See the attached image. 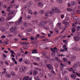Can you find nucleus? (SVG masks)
<instances>
[{
    "label": "nucleus",
    "instance_id": "obj_1",
    "mask_svg": "<svg viewBox=\"0 0 80 80\" xmlns=\"http://www.w3.org/2000/svg\"><path fill=\"white\" fill-rule=\"evenodd\" d=\"M52 11H51V12L52 14L53 15L54 13H59L61 12V10L58 9L56 7H53L52 8Z\"/></svg>",
    "mask_w": 80,
    "mask_h": 80
},
{
    "label": "nucleus",
    "instance_id": "obj_2",
    "mask_svg": "<svg viewBox=\"0 0 80 80\" xmlns=\"http://www.w3.org/2000/svg\"><path fill=\"white\" fill-rule=\"evenodd\" d=\"M18 27H16L15 26H13L12 27H11V28H10V32H12V33H18V32L16 31L15 29H18Z\"/></svg>",
    "mask_w": 80,
    "mask_h": 80
},
{
    "label": "nucleus",
    "instance_id": "obj_3",
    "mask_svg": "<svg viewBox=\"0 0 80 80\" xmlns=\"http://www.w3.org/2000/svg\"><path fill=\"white\" fill-rule=\"evenodd\" d=\"M49 15L50 17H51V16H52V14L51 11H48L47 12H46L45 13V17H48Z\"/></svg>",
    "mask_w": 80,
    "mask_h": 80
},
{
    "label": "nucleus",
    "instance_id": "obj_4",
    "mask_svg": "<svg viewBox=\"0 0 80 80\" xmlns=\"http://www.w3.org/2000/svg\"><path fill=\"white\" fill-rule=\"evenodd\" d=\"M31 5V2H29L28 3H27V4L25 6H23V8L25 10H27L28 8V7H30V5Z\"/></svg>",
    "mask_w": 80,
    "mask_h": 80
},
{
    "label": "nucleus",
    "instance_id": "obj_5",
    "mask_svg": "<svg viewBox=\"0 0 80 80\" xmlns=\"http://www.w3.org/2000/svg\"><path fill=\"white\" fill-rule=\"evenodd\" d=\"M46 67H47L49 70H53L52 66V65L50 64H47L46 65Z\"/></svg>",
    "mask_w": 80,
    "mask_h": 80
},
{
    "label": "nucleus",
    "instance_id": "obj_6",
    "mask_svg": "<svg viewBox=\"0 0 80 80\" xmlns=\"http://www.w3.org/2000/svg\"><path fill=\"white\" fill-rule=\"evenodd\" d=\"M74 38L75 40V41H77V42H78V41H79L80 40V36H75L74 37Z\"/></svg>",
    "mask_w": 80,
    "mask_h": 80
},
{
    "label": "nucleus",
    "instance_id": "obj_7",
    "mask_svg": "<svg viewBox=\"0 0 80 80\" xmlns=\"http://www.w3.org/2000/svg\"><path fill=\"white\" fill-rule=\"evenodd\" d=\"M23 25L25 27H28L29 26V23L28 22H25L23 23Z\"/></svg>",
    "mask_w": 80,
    "mask_h": 80
},
{
    "label": "nucleus",
    "instance_id": "obj_8",
    "mask_svg": "<svg viewBox=\"0 0 80 80\" xmlns=\"http://www.w3.org/2000/svg\"><path fill=\"white\" fill-rule=\"evenodd\" d=\"M77 4V2L75 1H72L71 3V6H74V5H76Z\"/></svg>",
    "mask_w": 80,
    "mask_h": 80
},
{
    "label": "nucleus",
    "instance_id": "obj_9",
    "mask_svg": "<svg viewBox=\"0 0 80 80\" xmlns=\"http://www.w3.org/2000/svg\"><path fill=\"white\" fill-rule=\"evenodd\" d=\"M70 77L71 78H72V79H75V78H76V75L75 74L71 75Z\"/></svg>",
    "mask_w": 80,
    "mask_h": 80
},
{
    "label": "nucleus",
    "instance_id": "obj_10",
    "mask_svg": "<svg viewBox=\"0 0 80 80\" xmlns=\"http://www.w3.org/2000/svg\"><path fill=\"white\" fill-rule=\"evenodd\" d=\"M38 74V71H36V70H34L33 71V75H34V76H36Z\"/></svg>",
    "mask_w": 80,
    "mask_h": 80
},
{
    "label": "nucleus",
    "instance_id": "obj_11",
    "mask_svg": "<svg viewBox=\"0 0 80 80\" xmlns=\"http://www.w3.org/2000/svg\"><path fill=\"white\" fill-rule=\"evenodd\" d=\"M63 24H65V26H68L69 25V22H62Z\"/></svg>",
    "mask_w": 80,
    "mask_h": 80
},
{
    "label": "nucleus",
    "instance_id": "obj_12",
    "mask_svg": "<svg viewBox=\"0 0 80 80\" xmlns=\"http://www.w3.org/2000/svg\"><path fill=\"white\" fill-rule=\"evenodd\" d=\"M55 59L56 60H57L58 62H61V60H60V59H59L58 58L56 57L55 58Z\"/></svg>",
    "mask_w": 80,
    "mask_h": 80
},
{
    "label": "nucleus",
    "instance_id": "obj_13",
    "mask_svg": "<svg viewBox=\"0 0 80 80\" xmlns=\"http://www.w3.org/2000/svg\"><path fill=\"white\" fill-rule=\"evenodd\" d=\"M71 60L72 61H75L76 60V57L72 56L71 57Z\"/></svg>",
    "mask_w": 80,
    "mask_h": 80
},
{
    "label": "nucleus",
    "instance_id": "obj_14",
    "mask_svg": "<svg viewBox=\"0 0 80 80\" xmlns=\"http://www.w3.org/2000/svg\"><path fill=\"white\" fill-rule=\"evenodd\" d=\"M63 48H64V49L65 50V51H66V52H67L68 50H67V48H66L67 46H66V45H63Z\"/></svg>",
    "mask_w": 80,
    "mask_h": 80
},
{
    "label": "nucleus",
    "instance_id": "obj_15",
    "mask_svg": "<svg viewBox=\"0 0 80 80\" xmlns=\"http://www.w3.org/2000/svg\"><path fill=\"white\" fill-rule=\"evenodd\" d=\"M78 67V65H77V63H75L74 66H73V68L75 69V68H77Z\"/></svg>",
    "mask_w": 80,
    "mask_h": 80
},
{
    "label": "nucleus",
    "instance_id": "obj_16",
    "mask_svg": "<svg viewBox=\"0 0 80 80\" xmlns=\"http://www.w3.org/2000/svg\"><path fill=\"white\" fill-rule=\"evenodd\" d=\"M6 77H7V78H10L11 76L10 74L7 73L6 74Z\"/></svg>",
    "mask_w": 80,
    "mask_h": 80
},
{
    "label": "nucleus",
    "instance_id": "obj_17",
    "mask_svg": "<svg viewBox=\"0 0 80 80\" xmlns=\"http://www.w3.org/2000/svg\"><path fill=\"white\" fill-rule=\"evenodd\" d=\"M62 60H63L64 62H68V60H67V59L66 58H63Z\"/></svg>",
    "mask_w": 80,
    "mask_h": 80
},
{
    "label": "nucleus",
    "instance_id": "obj_18",
    "mask_svg": "<svg viewBox=\"0 0 80 80\" xmlns=\"http://www.w3.org/2000/svg\"><path fill=\"white\" fill-rule=\"evenodd\" d=\"M28 78H29V77L28 76H26L23 78V80H28Z\"/></svg>",
    "mask_w": 80,
    "mask_h": 80
},
{
    "label": "nucleus",
    "instance_id": "obj_19",
    "mask_svg": "<svg viewBox=\"0 0 80 80\" xmlns=\"http://www.w3.org/2000/svg\"><path fill=\"white\" fill-rule=\"evenodd\" d=\"M71 31H72V33H75V31H76V29H75V28H73L72 29Z\"/></svg>",
    "mask_w": 80,
    "mask_h": 80
},
{
    "label": "nucleus",
    "instance_id": "obj_20",
    "mask_svg": "<svg viewBox=\"0 0 80 80\" xmlns=\"http://www.w3.org/2000/svg\"><path fill=\"white\" fill-rule=\"evenodd\" d=\"M24 67L23 66H22V68H21L20 69V71L21 72H25V69H24L23 68Z\"/></svg>",
    "mask_w": 80,
    "mask_h": 80
},
{
    "label": "nucleus",
    "instance_id": "obj_21",
    "mask_svg": "<svg viewBox=\"0 0 80 80\" xmlns=\"http://www.w3.org/2000/svg\"><path fill=\"white\" fill-rule=\"evenodd\" d=\"M13 14V11H11L9 13H8V15H12Z\"/></svg>",
    "mask_w": 80,
    "mask_h": 80
},
{
    "label": "nucleus",
    "instance_id": "obj_22",
    "mask_svg": "<svg viewBox=\"0 0 80 80\" xmlns=\"http://www.w3.org/2000/svg\"><path fill=\"white\" fill-rule=\"evenodd\" d=\"M74 19L77 20V21H78V20H79V18H78V17L77 16H75L74 17Z\"/></svg>",
    "mask_w": 80,
    "mask_h": 80
},
{
    "label": "nucleus",
    "instance_id": "obj_23",
    "mask_svg": "<svg viewBox=\"0 0 80 80\" xmlns=\"http://www.w3.org/2000/svg\"><path fill=\"white\" fill-rule=\"evenodd\" d=\"M21 43H22V44H23V45H27L28 44H29V43H28V42H26Z\"/></svg>",
    "mask_w": 80,
    "mask_h": 80
},
{
    "label": "nucleus",
    "instance_id": "obj_24",
    "mask_svg": "<svg viewBox=\"0 0 80 80\" xmlns=\"http://www.w3.org/2000/svg\"><path fill=\"white\" fill-rule=\"evenodd\" d=\"M72 50H76V51H78V48L76 47L72 48Z\"/></svg>",
    "mask_w": 80,
    "mask_h": 80
},
{
    "label": "nucleus",
    "instance_id": "obj_25",
    "mask_svg": "<svg viewBox=\"0 0 80 80\" xmlns=\"http://www.w3.org/2000/svg\"><path fill=\"white\" fill-rule=\"evenodd\" d=\"M4 18H0V22H2L4 21Z\"/></svg>",
    "mask_w": 80,
    "mask_h": 80
},
{
    "label": "nucleus",
    "instance_id": "obj_26",
    "mask_svg": "<svg viewBox=\"0 0 80 80\" xmlns=\"http://www.w3.org/2000/svg\"><path fill=\"white\" fill-rule=\"evenodd\" d=\"M28 32H31L32 31V29L31 28H29L28 29Z\"/></svg>",
    "mask_w": 80,
    "mask_h": 80
},
{
    "label": "nucleus",
    "instance_id": "obj_27",
    "mask_svg": "<svg viewBox=\"0 0 80 80\" xmlns=\"http://www.w3.org/2000/svg\"><path fill=\"white\" fill-rule=\"evenodd\" d=\"M13 18L12 16H11L10 17H9L8 18H7L6 19H7V20H10V19H12V18Z\"/></svg>",
    "mask_w": 80,
    "mask_h": 80
},
{
    "label": "nucleus",
    "instance_id": "obj_28",
    "mask_svg": "<svg viewBox=\"0 0 80 80\" xmlns=\"http://www.w3.org/2000/svg\"><path fill=\"white\" fill-rule=\"evenodd\" d=\"M40 25L41 27H43V26H44V24H43V23L42 22V23H40Z\"/></svg>",
    "mask_w": 80,
    "mask_h": 80
},
{
    "label": "nucleus",
    "instance_id": "obj_29",
    "mask_svg": "<svg viewBox=\"0 0 80 80\" xmlns=\"http://www.w3.org/2000/svg\"><path fill=\"white\" fill-rule=\"evenodd\" d=\"M38 5L40 7H42V6H43V4H42V2H39L38 3Z\"/></svg>",
    "mask_w": 80,
    "mask_h": 80
},
{
    "label": "nucleus",
    "instance_id": "obj_30",
    "mask_svg": "<svg viewBox=\"0 0 80 80\" xmlns=\"http://www.w3.org/2000/svg\"><path fill=\"white\" fill-rule=\"evenodd\" d=\"M55 67L56 68H58V64L57 63H56L55 64Z\"/></svg>",
    "mask_w": 80,
    "mask_h": 80
},
{
    "label": "nucleus",
    "instance_id": "obj_31",
    "mask_svg": "<svg viewBox=\"0 0 80 80\" xmlns=\"http://www.w3.org/2000/svg\"><path fill=\"white\" fill-rule=\"evenodd\" d=\"M43 57L44 58H48V57H47V56L46 54H44L43 55Z\"/></svg>",
    "mask_w": 80,
    "mask_h": 80
},
{
    "label": "nucleus",
    "instance_id": "obj_32",
    "mask_svg": "<svg viewBox=\"0 0 80 80\" xmlns=\"http://www.w3.org/2000/svg\"><path fill=\"white\" fill-rule=\"evenodd\" d=\"M32 22L34 23H38V21L37 20H32Z\"/></svg>",
    "mask_w": 80,
    "mask_h": 80
},
{
    "label": "nucleus",
    "instance_id": "obj_33",
    "mask_svg": "<svg viewBox=\"0 0 80 80\" xmlns=\"http://www.w3.org/2000/svg\"><path fill=\"white\" fill-rule=\"evenodd\" d=\"M47 54V53H46V52L45 51H43L42 52V55H45Z\"/></svg>",
    "mask_w": 80,
    "mask_h": 80
},
{
    "label": "nucleus",
    "instance_id": "obj_34",
    "mask_svg": "<svg viewBox=\"0 0 80 80\" xmlns=\"http://www.w3.org/2000/svg\"><path fill=\"white\" fill-rule=\"evenodd\" d=\"M58 2L59 3H62V0H58Z\"/></svg>",
    "mask_w": 80,
    "mask_h": 80
},
{
    "label": "nucleus",
    "instance_id": "obj_35",
    "mask_svg": "<svg viewBox=\"0 0 80 80\" xmlns=\"http://www.w3.org/2000/svg\"><path fill=\"white\" fill-rule=\"evenodd\" d=\"M40 75H41V78L43 77V73L42 72H40Z\"/></svg>",
    "mask_w": 80,
    "mask_h": 80
},
{
    "label": "nucleus",
    "instance_id": "obj_36",
    "mask_svg": "<svg viewBox=\"0 0 80 80\" xmlns=\"http://www.w3.org/2000/svg\"><path fill=\"white\" fill-rule=\"evenodd\" d=\"M36 70H38L39 71H40V72H41L42 71V70L40 68H36Z\"/></svg>",
    "mask_w": 80,
    "mask_h": 80
},
{
    "label": "nucleus",
    "instance_id": "obj_37",
    "mask_svg": "<svg viewBox=\"0 0 80 80\" xmlns=\"http://www.w3.org/2000/svg\"><path fill=\"white\" fill-rule=\"evenodd\" d=\"M1 30L2 32H5L6 31V29L5 28L2 29Z\"/></svg>",
    "mask_w": 80,
    "mask_h": 80
},
{
    "label": "nucleus",
    "instance_id": "obj_38",
    "mask_svg": "<svg viewBox=\"0 0 80 80\" xmlns=\"http://www.w3.org/2000/svg\"><path fill=\"white\" fill-rule=\"evenodd\" d=\"M11 75L13 76H15V73H14L13 72H12L11 73Z\"/></svg>",
    "mask_w": 80,
    "mask_h": 80
},
{
    "label": "nucleus",
    "instance_id": "obj_39",
    "mask_svg": "<svg viewBox=\"0 0 80 80\" xmlns=\"http://www.w3.org/2000/svg\"><path fill=\"white\" fill-rule=\"evenodd\" d=\"M28 13H30L31 15L33 14V12H32V10H31L29 11Z\"/></svg>",
    "mask_w": 80,
    "mask_h": 80
},
{
    "label": "nucleus",
    "instance_id": "obj_40",
    "mask_svg": "<svg viewBox=\"0 0 80 80\" xmlns=\"http://www.w3.org/2000/svg\"><path fill=\"white\" fill-rule=\"evenodd\" d=\"M68 70L69 72H71L72 71V70H73V68H69V69H68Z\"/></svg>",
    "mask_w": 80,
    "mask_h": 80
},
{
    "label": "nucleus",
    "instance_id": "obj_41",
    "mask_svg": "<svg viewBox=\"0 0 80 80\" xmlns=\"http://www.w3.org/2000/svg\"><path fill=\"white\" fill-rule=\"evenodd\" d=\"M40 58L39 57H36V60H37V61H38L40 60Z\"/></svg>",
    "mask_w": 80,
    "mask_h": 80
},
{
    "label": "nucleus",
    "instance_id": "obj_42",
    "mask_svg": "<svg viewBox=\"0 0 80 80\" xmlns=\"http://www.w3.org/2000/svg\"><path fill=\"white\" fill-rule=\"evenodd\" d=\"M48 75L49 77L50 78H51L52 77V74L51 73H49L48 74Z\"/></svg>",
    "mask_w": 80,
    "mask_h": 80
},
{
    "label": "nucleus",
    "instance_id": "obj_43",
    "mask_svg": "<svg viewBox=\"0 0 80 80\" xmlns=\"http://www.w3.org/2000/svg\"><path fill=\"white\" fill-rule=\"evenodd\" d=\"M36 42H37V41H36L31 42V43H32V44L35 43H36Z\"/></svg>",
    "mask_w": 80,
    "mask_h": 80
},
{
    "label": "nucleus",
    "instance_id": "obj_44",
    "mask_svg": "<svg viewBox=\"0 0 80 80\" xmlns=\"http://www.w3.org/2000/svg\"><path fill=\"white\" fill-rule=\"evenodd\" d=\"M17 55L19 57V56H21V53L20 52H18L17 53Z\"/></svg>",
    "mask_w": 80,
    "mask_h": 80
},
{
    "label": "nucleus",
    "instance_id": "obj_45",
    "mask_svg": "<svg viewBox=\"0 0 80 80\" xmlns=\"http://www.w3.org/2000/svg\"><path fill=\"white\" fill-rule=\"evenodd\" d=\"M67 11H68V12H71V11H72V10L71 9L68 8L67 9Z\"/></svg>",
    "mask_w": 80,
    "mask_h": 80
},
{
    "label": "nucleus",
    "instance_id": "obj_46",
    "mask_svg": "<svg viewBox=\"0 0 80 80\" xmlns=\"http://www.w3.org/2000/svg\"><path fill=\"white\" fill-rule=\"evenodd\" d=\"M60 52H64V51H65V49H60Z\"/></svg>",
    "mask_w": 80,
    "mask_h": 80
},
{
    "label": "nucleus",
    "instance_id": "obj_47",
    "mask_svg": "<svg viewBox=\"0 0 80 80\" xmlns=\"http://www.w3.org/2000/svg\"><path fill=\"white\" fill-rule=\"evenodd\" d=\"M35 80H41L40 78H38V77H36L35 78Z\"/></svg>",
    "mask_w": 80,
    "mask_h": 80
},
{
    "label": "nucleus",
    "instance_id": "obj_48",
    "mask_svg": "<svg viewBox=\"0 0 80 80\" xmlns=\"http://www.w3.org/2000/svg\"><path fill=\"white\" fill-rule=\"evenodd\" d=\"M75 74L76 75H78V77H80V74L78 73H77V72H76L75 73Z\"/></svg>",
    "mask_w": 80,
    "mask_h": 80
},
{
    "label": "nucleus",
    "instance_id": "obj_49",
    "mask_svg": "<svg viewBox=\"0 0 80 80\" xmlns=\"http://www.w3.org/2000/svg\"><path fill=\"white\" fill-rule=\"evenodd\" d=\"M44 37H45V36H41L40 37V38H44Z\"/></svg>",
    "mask_w": 80,
    "mask_h": 80
},
{
    "label": "nucleus",
    "instance_id": "obj_50",
    "mask_svg": "<svg viewBox=\"0 0 80 80\" xmlns=\"http://www.w3.org/2000/svg\"><path fill=\"white\" fill-rule=\"evenodd\" d=\"M22 40H26V41H27V38H22Z\"/></svg>",
    "mask_w": 80,
    "mask_h": 80
},
{
    "label": "nucleus",
    "instance_id": "obj_51",
    "mask_svg": "<svg viewBox=\"0 0 80 80\" xmlns=\"http://www.w3.org/2000/svg\"><path fill=\"white\" fill-rule=\"evenodd\" d=\"M18 22L19 25L20 24H21V23H22V21L20 20H19V21H18Z\"/></svg>",
    "mask_w": 80,
    "mask_h": 80
},
{
    "label": "nucleus",
    "instance_id": "obj_52",
    "mask_svg": "<svg viewBox=\"0 0 80 80\" xmlns=\"http://www.w3.org/2000/svg\"><path fill=\"white\" fill-rule=\"evenodd\" d=\"M30 39L32 40V41L34 40H35V38H33L32 37H31Z\"/></svg>",
    "mask_w": 80,
    "mask_h": 80
},
{
    "label": "nucleus",
    "instance_id": "obj_53",
    "mask_svg": "<svg viewBox=\"0 0 80 80\" xmlns=\"http://www.w3.org/2000/svg\"><path fill=\"white\" fill-rule=\"evenodd\" d=\"M72 17H75V13H72Z\"/></svg>",
    "mask_w": 80,
    "mask_h": 80
},
{
    "label": "nucleus",
    "instance_id": "obj_54",
    "mask_svg": "<svg viewBox=\"0 0 80 80\" xmlns=\"http://www.w3.org/2000/svg\"><path fill=\"white\" fill-rule=\"evenodd\" d=\"M10 52L12 53H13V54H15V53L13 52V51L11 50Z\"/></svg>",
    "mask_w": 80,
    "mask_h": 80
},
{
    "label": "nucleus",
    "instance_id": "obj_55",
    "mask_svg": "<svg viewBox=\"0 0 80 80\" xmlns=\"http://www.w3.org/2000/svg\"><path fill=\"white\" fill-rule=\"evenodd\" d=\"M15 25H18L19 24H18V21L16 22H15Z\"/></svg>",
    "mask_w": 80,
    "mask_h": 80
},
{
    "label": "nucleus",
    "instance_id": "obj_56",
    "mask_svg": "<svg viewBox=\"0 0 80 80\" xmlns=\"http://www.w3.org/2000/svg\"><path fill=\"white\" fill-rule=\"evenodd\" d=\"M40 13H41V14H43V11L42 10H40Z\"/></svg>",
    "mask_w": 80,
    "mask_h": 80
},
{
    "label": "nucleus",
    "instance_id": "obj_57",
    "mask_svg": "<svg viewBox=\"0 0 80 80\" xmlns=\"http://www.w3.org/2000/svg\"><path fill=\"white\" fill-rule=\"evenodd\" d=\"M30 18H31V16H28V20H30Z\"/></svg>",
    "mask_w": 80,
    "mask_h": 80
},
{
    "label": "nucleus",
    "instance_id": "obj_58",
    "mask_svg": "<svg viewBox=\"0 0 80 80\" xmlns=\"http://www.w3.org/2000/svg\"><path fill=\"white\" fill-rule=\"evenodd\" d=\"M22 60H23V59H22V58H20L19 60V62H22Z\"/></svg>",
    "mask_w": 80,
    "mask_h": 80
},
{
    "label": "nucleus",
    "instance_id": "obj_59",
    "mask_svg": "<svg viewBox=\"0 0 80 80\" xmlns=\"http://www.w3.org/2000/svg\"><path fill=\"white\" fill-rule=\"evenodd\" d=\"M78 67H80V63L79 62L77 63Z\"/></svg>",
    "mask_w": 80,
    "mask_h": 80
},
{
    "label": "nucleus",
    "instance_id": "obj_60",
    "mask_svg": "<svg viewBox=\"0 0 80 80\" xmlns=\"http://www.w3.org/2000/svg\"><path fill=\"white\" fill-rule=\"evenodd\" d=\"M43 65V63H42V62H40L39 63V66H42V65Z\"/></svg>",
    "mask_w": 80,
    "mask_h": 80
},
{
    "label": "nucleus",
    "instance_id": "obj_61",
    "mask_svg": "<svg viewBox=\"0 0 80 80\" xmlns=\"http://www.w3.org/2000/svg\"><path fill=\"white\" fill-rule=\"evenodd\" d=\"M33 65H38V64L36 62H34L33 63Z\"/></svg>",
    "mask_w": 80,
    "mask_h": 80
},
{
    "label": "nucleus",
    "instance_id": "obj_62",
    "mask_svg": "<svg viewBox=\"0 0 80 80\" xmlns=\"http://www.w3.org/2000/svg\"><path fill=\"white\" fill-rule=\"evenodd\" d=\"M6 37L5 35H3L2 36L1 38H5Z\"/></svg>",
    "mask_w": 80,
    "mask_h": 80
},
{
    "label": "nucleus",
    "instance_id": "obj_63",
    "mask_svg": "<svg viewBox=\"0 0 80 80\" xmlns=\"http://www.w3.org/2000/svg\"><path fill=\"white\" fill-rule=\"evenodd\" d=\"M66 20H69V18L68 17H66L65 18Z\"/></svg>",
    "mask_w": 80,
    "mask_h": 80
},
{
    "label": "nucleus",
    "instance_id": "obj_64",
    "mask_svg": "<svg viewBox=\"0 0 80 80\" xmlns=\"http://www.w3.org/2000/svg\"><path fill=\"white\" fill-rule=\"evenodd\" d=\"M48 39L47 38H46V39L43 40V41H48Z\"/></svg>",
    "mask_w": 80,
    "mask_h": 80
}]
</instances>
